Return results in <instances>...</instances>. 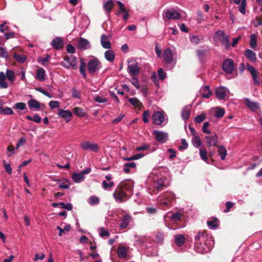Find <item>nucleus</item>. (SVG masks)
<instances>
[{
    "instance_id": "f257e3e1",
    "label": "nucleus",
    "mask_w": 262,
    "mask_h": 262,
    "mask_svg": "<svg viewBox=\"0 0 262 262\" xmlns=\"http://www.w3.org/2000/svg\"><path fill=\"white\" fill-rule=\"evenodd\" d=\"M214 242L212 237L209 235L206 230L199 232L195 236V247L196 251L200 253H207L212 248Z\"/></svg>"
},
{
    "instance_id": "f03ea898",
    "label": "nucleus",
    "mask_w": 262,
    "mask_h": 262,
    "mask_svg": "<svg viewBox=\"0 0 262 262\" xmlns=\"http://www.w3.org/2000/svg\"><path fill=\"white\" fill-rule=\"evenodd\" d=\"M134 182L132 180H126L122 181L117 186L118 188L121 189L123 192H124L129 198L132 195L134 190Z\"/></svg>"
},
{
    "instance_id": "7ed1b4c3",
    "label": "nucleus",
    "mask_w": 262,
    "mask_h": 262,
    "mask_svg": "<svg viewBox=\"0 0 262 262\" xmlns=\"http://www.w3.org/2000/svg\"><path fill=\"white\" fill-rule=\"evenodd\" d=\"M77 60L76 57L73 55L66 56L64 58L63 61L61 62V65L67 69L72 68L73 69H76Z\"/></svg>"
},
{
    "instance_id": "20e7f679",
    "label": "nucleus",
    "mask_w": 262,
    "mask_h": 262,
    "mask_svg": "<svg viewBox=\"0 0 262 262\" xmlns=\"http://www.w3.org/2000/svg\"><path fill=\"white\" fill-rule=\"evenodd\" d=\"M101 68L100 61L95 57L90 59L88 63V70L90 73L94 74Z\"/></svg>"
},
{
    "instance_id": "39448f33",
    "label": "nucleus",
    "mask_w": 262,
    "mask_h": 262,
    "mask_svg": "<svg viewBox=\"0 0 262 262\" xmlns=\"http://www.w3.org/2000/svg\"><path fill=\"white\" fill-rule=\"evenodd\" d=\"M181 15L178 11L172 9L165 10L163 13V18L164 20L166 18L168 19H179L181 18Z\"/></svg>"
},
{
    "instance_id": "423d86ee",
    "label": "nucleus",
    "mask_w": 262,
    "mask_h": 262,
    "mask_svg": "<svg viewBox=\"0 0 262 262\" xmlns=\"http://www.w3.org/2000/svg\"><path fill=\"white\" fill-rule=\"evenodd\" d=\"M121 188L117 187L113 193V196L116 201L119 203H123L126 201L129 197L127 194L122 191Z\"/></svg>"
},
{
    "instance_id": "0eeeda50",
    "label": "nucleus",
    "mask_w": 262,
    "mask_h": 262,
    "mask_svg": "<svg viewBox=\"0 0 262 262\" xmlns=\"http://www.w3.org/2000/svg\"><path fill=\"white\" fill-rule=\"evenodd\" d=\"M80 145L81 149L84 150H90L93 152H97L99 149L97 144L90 141H82Z\"/></svg>"
},
{
    "instance_id": "6e6552de",
    "label": "nucleus",
    "mask_w": 262,
    "mask_h": 262,
    "mask_svg": "<svg viewBox=\"0 0 262 262\" xmlns=\"http://www.w3.org/2000/svg\"><path fill=\"white\" fill-rule=\"evenodd\" d=\"M127 68L129 70V73L133 76L137 75L139 73V67L138 63L135 60L132 59L128 62Z\"/></svg>"
},
{
    "instance_id": "1a4fd4ad",
    "label": "nucleus",
    "mask_w": 262,
    "mask_h": 262,
    "mask_svg": "<svg viewBox=\"0 0 262 262\" xmlns=\"http://www.w3.org/2000/svg\"><path fill=\"white\" fill-rule=\"evenodd\" d=\"M91 171V169L90 168H86L84 170L79 173L75 172L72 174V178L73 180L75 183H80L83 181L85 178L84 175L88 174Z\"/></svg>"
},
{
    "instance_id": "9d476101",
    "label": "nucleus",
    "mask_w": 262,
    "mask_h": 262,
    "mask_svg": "<svg viewBox=\"0 0 262 262\" xmlns=\"http://www.w3.org/2000/svg\"><path fill=\"white\" fill-rule=\"evenodd\" d=\"M165 114L164 112L157 111L152 116L153 123L156 125H161L164 121Z\"/></svg>"
},
{
    "instance_id": "9b49d317",
    "label": "nucleus",
    "mask_w": 262,
    "mask_h": 262,
    "mask_svg": "<svg viewBox=\"0 0 262 262\" xmlns=\"http://www.w3.org/2000/svg\"><path fill=\"white\" fill-rule=\"evenodd\" d=\"M163 58L167 64H171L173 62L174 65L176 61H174V54L170 49H166L163 53Z\"/></svg>"
},
{
    "instance_id": "f8f14e48",
    "label": "nucleus",
    "mask_w": 262,
    "mask_h": 262,
    "mask_svg": "<svg viewBox=\"0 0 262 262\" xmlns=\"http://www.w3.org/2000/svg\"><path fill=\"white\" fill-rule=\"evenodd\" d=\"M223 70L227 73L231 74L234 70V62L231 59L225 60L222 64Z\"/></svg>"
},
{
    "instance_id": "ddd939ff",
    "label": "nucleus",
    "mask_w": 262,
    "mask_h": 262,
    "mask_svg": "<svg viewBox=\"0 0 262 262\" xmlns=\"http://www.w3.org/2000/svg\"><path fill=\"white\" fill-rule=\"evenodd\" d=\"M154 135L156 139L161 143H165L168 139V134L160 130H155Z\"/></svg>"
},
{
    "instance_id": "4468645a",
    "label": "nucleus",
    "mask_w": 262,
    "mask_h": 262,
    "mask_svg": "<svg viewBox=\"0 0 262 262\" xmlns=\"http://www.w3.org/2000/svg\"><path fill=\"white\" fill-rule=\"evenodd\" d=\"M77 47L80 50H85L90 49L91 45L87 39L80 37L78 40Z\"/></svg>"
},
{
    "instance_id": "2eb2a0df",
    "label": "nucleus",
    "mask_w": 262,
    "mask_h": 262,
    "mask_svg": "<svg viewBox=\"0 0 262 262\" xmlns=\"http://www.w3.org/2000/svg\"><path fill=\"white\" fill-rule=\"evenodd\" d=\"M52 46L56 50H60L63 48V40L61 37H55L51 43Z\"/></svg>"
},
{
    "instance_id": "dca6fc26",
    "label": "nucleus",
    "mask_w": 262,
    "mask_h": 262,
    "mask_svg": "<svg viewBox=\"0 0 262 262\" xmlns=\"http://www.w3.org/2000/svg\"><path fill=\"white\" fill-rule=\"evenodd\" d=\"M105 178L109 182H107L105 180L103 181L102 183V187L105 190L111 189L115 185L114 182L111 181L112 177L111 174H107L105 176Z\"/></svg>"
},
{
    "instance_id": "f3484780",
    "label": "nucleus",
    "mask_w": 262,
    "mask_h": 262,
    "mask_svg": "<svg viewBox=\"0 0 262 262\" xmlns=\"http://www.w3.org/2000/svg\"><path fill=\"white\" fill-rule=\"evenodd\" d=\"M205 138L208 147H210L212 146H215L217 145L218 137L216 135L206 136Z\"/></svg>"
},
{
    "instance_id": "a211bd4d",
    "label": "nucleus",
    "mask_w": 262,
    "mask_h": 262,
    "mask_svg": "<svg viewBox=\"0 0 262 262\" xmlns=\"http://www.w3.org/2000/svg\"><path fill=\"white\" fill-rule=\"evenodd\" d=\"M100 42L101 46L104 49H111L112 46L109 36H107L105 34H102L101 36Z\"/></svg>"
},
{
    "instance_id": "6ab92c4d",
    "label": "nucleus",
    "mask_w": 262,
    "mask_h": 262,
    "mask_svg": "<svg viewBox=\"0 0 262 262\" xmlns=\"http://www.w3.org/2000/svg\"><path fill=\"white\" fill-rule=\"evenodd\" d=\"M132 221V217L131 215L128 214L124 215L121 220L119 226L120 228L122 229L126 228Z\"/></svg>"
},
{
    "instance_id": "aec40b11",
    "label": "nucleus",
    "mask_w": 262,
    "mask_h": 262,
    "mask_svg": "<svg viewBox=\"0 0 262 262\" xmlns=\"http://www.w3.org/2000/svg\"><path fill=\"white\" fill-rule=\"evenodd\" d=\"M246 105L252 111H255L259 108V104L256 102H252L248 98L244 99Z\"/></svg>"
},
{
    "instance_id": "412c9836",
    "label": "nucleus",
    "mask_w": 262,
    "mask_h": 262,
    "mask_svg": "<svg viewBox=\"0 0 262 262\" xmlns=\"http://www.w3.org/2000/svg\"><path fill=\"white\" fill-rule=\"evenodd\" d=\"M227 89L224 87H219L215 90V94L216 97L220 100H223L225 97Z\"/></svg>"
},
{
    "instance_id": "4be33fe9",
    "label": "nucleus",
    "mask_w": 262,
    "mask_h": 262,
    "mask_svg": "<svg viewBox=\"0 0 262 262\" xmlns=\"http://www.w3.org/2000/svg\"><path fill=\"white\" fill-rule=\"evenodd\" d=\"M58 115L63 118H69L68 122L70 121V118L72 116V113L69 110H63L61 108L58 110Z\"/></svg>"
},
{
    "instance_id": "5701e85b",
    "label": "nucleus",
    "mask_w": 262,
    "mask_h": 262,
    "mask_svg": "<svg viewBox=\"0 0 262 262\" xmlns=\"http://www.w3.org/2000/svg\"><path fill=\"white\" fill-rule=\"evenodd\" d=\"M245 56L252 62L256 61V54L251 50L246 49L245 51Z\"/></svg>"
},
{
    "instance_id": "b1692460",
    "label": "nucleus",
    "mask_w": 262,
    "mask_h": 262,
    "mask_svg": "<svg viewBox=\"0 0 262 262\" xmlns=\"http://www.w3.org/2000/svg\"><path fill=\"white\" fill-rule=\"evenodd\" d=\"M201 91L204 93L202 94V97L204 98H209L211 95H212V93L210 90L209 86L205 85L202 88Z\"/></svg>"
},
{
    "instance_id": "393cba45",
    "label": "nucleus",
    "mask_w": 262,
    "mask_h": 262,
    "mask_svg": "<svg viewBox=\"0 0 262 262\" xmlns=\"http://www.w3.org/2000/svg\"><path fill=\"white\" fill-rule=\"evenodd\" d=\"M165 183V180L162 179L158 180V181L155 183V189L158 191L163 190L164 188L166 187Z\"/></svg>"
},
{
    "instance_id": "a878e982",
    "label": "nucleus",
    "mask_w": 262,
    "mask_h": 262,
    "mask_svg": "<svg viewBox=\"0 0 262 262\" xmlns=\"http://www.w3.org/2000/svg\"><path fill=\"white\" fill-rule=\"evenodd\" d=\"M175 243L179 247L182 246L185 242V238L183 235L177 234L175 235Z\"/></svg>"
},
{
    "instance_id": "bb28decb",
    "label": "nucleus",
    "mask_w": 262,
    "mask_h": 262,
    "mask_svg": "<svg viewBox=\"0 0 262 262\" xmlns=\"http://www.w3.org/2000/svg\"><path fill=\"white\" fill-rule=\"evenodd\" d=\"M234 2L238 5L241 2L239 6V11L242 13L245 14L246 11V0H234Z\"/></svg>"
},
{
    "instance_id": "cd10ccee",
    "label": "nucleus",
    "mask_w": 262,
    "mask_h": 262,
    "mask_svg": "<svg viewBox=\"0 0 262 262\" xmlns=\"http://www.w3.org/2000/svg\"><path fill=\"white\" fill-rule=\"evenodd\" d=\"M114 6V3L112 0L106 1L103 6L104 10L107 12L110 13Z\"/></svg>"
},
{
    "instance_id": "c85d7f7f",
    "label": "nucleus",
    "mask_w": 262,
    "mask_h": 262,
    "mask_svg": "<svg viewBox=\"0 0 262 262\" xmlns=\"http://www.w3.org/2000/svg\"><path fill=\"white\" fill-rule=\"evenodd\" d=\"M117 254L119 258H124L127 254V249L125 247H120L117 249Z\"/></svg>"
},
{
    "instance_id": "c756f323",
    "label": "nucleus",
    "mask_w": 262,
    "mask_h": 262,
    "mask_svg": "<svg viewBox=\"0 0 262 262\" xmlns=\"http://www.w3.org/2000/svg\"><path fill=\"white\" fill-rule=\"evenodd\" d=\"M28 105L30 109L35 108L38 110L40 108V103L35 99H31L28 101Z\"/></svg>"
},
{
    "instance_id": "7c9ffc66",
    "label": "nucleus",
    "mask_w": 262,
    "mask_h": 262,
    "mask_svg": "<svg viewBox=\"0 0 262 262\" xmlns=\"http://www.w3.org/2000/svg\"><path fill=\"white\" fill-rule=\"evenodd\" d=\"M45 70L40 68L36 71L37 78L40 81H43L45 80Z\"/></svg>"
},
{
    "instance_id": "2f4dec72",
    "label": "nucleus",
    "mask_w": 262,
    "mask_h": 262,
    "mask_svg": "<svg viewBox=\"0 0 262 262\" xmlns=\"http://www.w3.org/2000/svg\"><path fill=\"white\" fill-rule=\"evenodd\" d=\"M104 56L107 60L112 62L115 59V55L113 51L108 50L105 51Z\"/></svg>"
},
{
    "instance_id": "473e14b6",
    "label": "nucleus",
    "mask_w": 262,
    "mask_h": 262,
    "mask_svg": "<svg viewBox=\"0 0 262 262\" xmlns=\"http://www.w3.org/2000/svg\"><path fill=\"white\" fill-rule=\"evenodd\" d=\"M164 233L161 231H158L155 235V241L157 243L162 244L164 241Z\"/></svg>"
},
{
    "instance_id": "72a5a7b5",
    "label": "nucleus",
    "mask_w": 262,
    "mask_h": 262,
    "mask_svg": "<svg viewBox=\"0 0 262 262\" xmlns=\"http://www.w3.org/2000/svg\"><path fill=\"white\" fill-rule=\"evenodd\" d=\"M13 57L18 62L24 63L26 61L27 57L26 56L23 54H18L14 52L13 54Z\"/></svg>"
},
{
    "instance_id": "f704fd0d",
    "label": "nucleus",
    "mask_w": 262,
    "mask_h": 262,
    "mask_svg": "<svg viewBox=\"0 0 262 262\" xmlns=\"http://www.w3.org/2000/svg\"><path fill=\"white\" fill-rule=\"evenodd\" d=\"M217 221V219L214 217L212 221H208L207 224L210 229H216L219 226Z\"/></svg>"
},
{
    "instance_id": "c9c22d12",
    "label": "nucleus",
    "mask_w": 262,
    "mask_h": 262,
    "mask_svg": "<svg viewBox=\"0 0 262 262\" xmlns=\"http://www.w3.org/2000/svg\"><path fill=\"white\" fill-rule=\"evenodd\" d=\"M217 152L221 157V159L222 160H225L227 155V150L225 147L222 145L218 146Z\"/></svg>"
},
{
    "instance_id": "e433bc0d",
    "label": "nucleus",
    "mask_w": 262,
    "mask_h": 262,
    "mask_svg": "<svg viewBox=\"0 0 262 262\" xmlns=\"http://www.w3.org/2000/svg\"><path fill=\"white\" fill-rule=\"evenodd\" d=\"M136 166V163L135 162H130L125 163L124 165V171L126 173H128L130 171V169L135 168Z\"/></svg>"
},
{
    "instance_id": "4c0bfd02",
    "label": "nucleus",
    "mask_w": 262,
    "mask_h": 262,
    "mask_svg": "<svg viewBox=\"0 0 262 262\" xmlns=\"http://www.w3.org/2000/svg\"><path fill=\"white\" fill-rule=\"evenodd\" d=\"M250 46L253 49H255L257 47V37L254 34H252L250 36Z\"/></svg>"
},
{
    "instance_id": "58836bf2",
    "label": "nucleus",
    "mask_w": 262,
    "mask_h": 262,
    "mask_svg": "<svg viewBox=\"0 0 262 262\" xmlns=\"http://www.w3.org/2000/svg\"><path fill=\"white\" fill-rule=\"evenodd\" d=\"M6 78L11 82H13L15 79L14 72L12 70H7L6 72Z\"/></svg>"
},
{
    "instance_id": "ea45409f",
    "label": "nucleus",
    "mask_w": 262,
    "mask_h": 262,
    "mask_svg": "<svg viewBox=\"0 0 262 262\" xmlns=\"http://www.w3.org/2000/svg\"><path fill=\"white\" fill-rule=\"evenodd\" d=\"M13 113V111L11 108L8 107H3L0 106V114L12 115Z\"/></svg>"
},
{
    "instance_id": "a19ab883",
    "label": "nucleus",
    "mask_w": 262,
    "mask_h": 262,
    "mask_svg": "<svg viewBox=\"0 0 262 262\" xmlns=\"http://www.w3.org/2000/svg\"><path fill=\"white\" fill-rule=\"evenodd\" d=\"M79 71L84 78H86V73L85 71V64L82 59L80 60Z\"/></svg>"
},
{
    "instance_id": "79ce46f5",
    "label": "nucleus",
    "mask_w": 262,
    "mask_h": 262,
    "mask_svg": "<svg viewBox=\"0 0 262 262\" xmlns=\"http://www.w3.org/2000/svg\"><path fill=\"white\" fill-rule=\"evenodd\" d=\"M56 181H57L58 183V187L60 188H63V189H68L69 188V185L68 184V181L64 180H56Z\"/></svg>"
},
{
    "instance_id": "37998d69",
    "label": "nucleus",
    "mask_w": 262,
    "mask_h": 262,
    "mask_svg": "<svg viewBox=\"0 0 262 262\" xmlns=\"http://www.w3.org/2000/svg\"><path fill=\"white\" fill-rule=\"evenodd\" d=\"M73 113L78 117H84L85 115L83 110L80 107H76L73 109Z\"/></svg>"
},
{
    "instance_id": "c03bdc74",
    "label": "nucleus",
    "mask_w": 262,
    "mask_h": 262,
    "mask_svg": "<svg viewBox=\"0 0 262 262\" xmlns=\"http://www.w3.org/2000/svg\"><path fill=\"white\" fill-rule=\"evenodd\" d=\"M128 101L133 106H136L137 107H140L142 106V103L136 97L129 99Z\"/></svg>"
},
{
    "instance_id": "a18cd8bd",
    "label": "nucleus",
    "mask_w": 262,
    "mask_h": 262,
    "mask_svg": "<svg viewBox=\"0 0 262 262\" xmlns=\"http://www.w3.org/2000/svg\"><path fill=\"white\" fill-rule=\"evenodd\" d=\"M222 44L225 46L226 49L228 50L230 48V41L229 36L225 35L221 40Z\"/></svg>"
},
{
    "instance_id": "49530a36",
    "label": "nucleus",
    "mask_w": 262,
    "mask_h": 262,
    "mask_svg": "<svg viewBox=\"0 0 262 262\" xmlns=\"http://www.w3.org/2000/svg\"><path fill=\"white\" fill-rule=\"evenodd\" d=\"M117 4L119 6V10L116 13L117 15H119L121 13H125L127 10L125 9V7L124 5V4L121 2L120 1H117Z\"/></svg>"
},
{
    "instance_id": "de8ad7c7",
    "label": "nucleus",
    "mask_w": 262,
    "mask_h": 262,
    "mask_svg": "<svg viewBox=\"0 0 262 262\" xmlns=\"http://www.w3.org/2000/svg\"><path fill=\"white\" fill-rule=\"evenodd\" d=\"M190 115V109L187 107H184L182 111V116L184 120L187 119Z\"/></svg>"
},
{
    "instance_id": "09e8293b",
    "label": "nucleus",
    "mask_w": 262,
    "mask_h": 262,
    "mask_svg": "<svg viewBox=\"0 0 262 262\" xmlns=\"http://www.w3.org/2000/svg\"><path fill=\"white\" fill-rule=\"evenodd\" d=\"M192 143L195 147H199L201 146L202 142L198 136H195L192 139Z\"/></svg>"
},
{
    "instance_id": "8fccbe9b",
    "label": "nucleus",
    "mask_w": 262,
    "mask_h": 262,
    "mask_svg": "<svg viewBox=\"0 0 262 262\" xmlns=\"http://www.w3.org/2000/svg\"><path fill=\"white\" fill-rule=\"evenodd\" d=\"M200 155L201 159L206 163L208 162V158L207 156V151L205 148H200L199 150Z\"/></svg>"
},
{
    "instance_id": "3c124183",
    "label": "nucleus",
    "mask_w": 262,
    "mask_h": 262,
    "mask_svg": "<svg viewBox=\"0 0 262 262\" xmlns=\"http://www.w3.org/2000/svg\"><path fill=\"white\" fill-rule=\"evenodd\" d=\"M174 194L171 193V192H165L163 193L161 196H160L159 198V201H161V199L162 198H165L168 201H170V200L173 199L174 198Z\"/></svg>"
},
{
    "instance_id": "603ef678",
    "label": "nucleus",
    "mask_w": 262,
    "mask_h": 262,
    "mask_svg": "<svg viewBox=\"0 0 262 262\" xmlns=\"http://www.w3.org/2000/svg\"><path fill=\"white\" fill-rule=\"evenodd\" d=\"M99 199L95 195H92L89 198V204L91 205H97L99 204Z\"/></svg>"
},
{
    "instance_id": "864d4df0",
    "label": "nucleus",
    "mask_w": 262,
    "mask_h": 262,
    "mask_svg": "<svg viewBox=\"0 0 262 262\" xmlns=\"http://www.w3.org/2000/svg\"><path fill=\"white\" fill-rule=\"evenodd\" d=\"M143 155L142 154H138L135 155L133 156L130 158H124L123 159L125 161H131V160H136L139 159L143 157Z\"/></svg>"
},
{
    "instance_id": "5fc2aeb1",
    "label": "nucleus",
    "mask_w": 262,
    "mask_h": 262,
    "mask_svg": "<svg viewBox=\"0 0 262 262\" xmlns=\"http://www.w3.org/2000/svg\"><path fill=\"white\" fill-rule=\"evenodd\" d=\"M225 111L224 108H219L215 113V117L216 118H222L225 115Z\"/></svg>"
},
{
    "instance_id": "6e6d98bb",
    "label": "nucleus",
    "mask_w": 262,
    "mask_h": 262,
    "mask_svg": "<svg viewBox=\"0 0 262 262\" xmlns=\"http://www.w3.org/2000/svg\"><path fill=\"white\" fill-rule=\"evenodd\" d=\"M206 118V115L204 114H202L195 117L194 121L197 123L202 122Z\"/></svg>"
},
{
    "instance_id": "4d7b16f0",
    "label": "nucleus",
    "mask_w": 262,
    "mask_h": 262,
    "mask_svg": "<svg viewBox=\"0 0 262 262\" xmlns=\"http://www.w3.org/2000/svg\"><path fill=\"white\" fill-rule=\"evenodd\" d=\"M3 163L7 173L9 174H11L12 168L11 167V165L10 164H7L5 160L3 161Z\"/></svg>"
},
{
    "instance_id": "13d9d810",
    "label": "nucleus",
    "mask_w": 262,
    "mask_h": 262,
    "mask_svg": "<svg viewBox=\"0 0 262 262\" xmlns=\"http://www.w3.org/2000/svg\"><path fill=\"white\" fill-rule=\"evenodd\" d=\"M72 96L75 98L79 99L81 98V95L79 92L74 88L72 89Z\"/></svg>"
},
{
    "instance_id": "bf43d9fd",
    "label": "nucleus",
    "mask_w": 262,
    "mask_h": 262,
    "mask_svg": "<svg viewBox=\"0 0 262 262\" xmlns=\"http://www.w3.org/2000/svg\"><path fill=\"white\" fill-rule=\"evenodd\" d=\"M27 142V139L25 137H21L17 142L16 146V148L17 149L20 146H22L26 144Z\"/></svg>"
},
{
    "instance_id": "052dcab7",
    "label": "nucleus",
    "mask_w": 262,
    "mask_h": 262,
    "mask_svg": "<svg viewBox=\"0 0 262 262\" xmlns=\"http://www.w3.org/2000/svg\"><path fill=\"white\" fill-rule=\"evenodd\" d=\"M158 74L159 78L161 80H164L165 79L166 74L162 69H160L158 71Z\"/></svg>"
},
{
    "instance_id": "680f3d73",
    "label": "nucleus",
    "mask_w": 262,
    "mask_h": 262,
    "mask_svg": "<svg viewBox=\"0 0 262 262\" xmlns=\"http://www.w3.org/2000/svg\"><path fill=\"white\" fill-rule=\"evenodd\" d=\"M225 33L223 30H219L215 33V36L220 40L225 35Z\"/></svg>"
},
{
    "instance_id": "e2e57ef3",
    "label": "nucleus",
    "mask_w": 262,
    "mask_h": 262,
    "mask_svg": "<svg viewBox=\"0 0 262 262\" xmlns=\"http://www.w3.org/2000/svg\"><path fill=\"white\" fill-rule=\"evenodd\" d=\"M181 214L179 212L173 213L170 217V219L173 221H178L180 220Z\"/></svg>"
},
{
    "instance_id": "0e129e2a",
    "label": "nucleus",
    "mask_w": 262,
    "mask_h": 262,
    "mask_svg": "<svg viewBox=\"0 0 262 262\" xmlns=\"http://www.w3.org/2000/svg\"><path fill=\"white\" fill-rule=\"evenodd\" d=\"M246 68L251 75L257 72L256 70L249 63L246 64Z\"/></svg>"
},
{
    "instance_id": "69168bd1",
    "label": "nucleus",
    "mask_w": 262,
    "mask_h": 262,
    "mask_svg": "<svg viewBox=\"0 0 262 262\" xmlns=\"http://www.w3.org/2000/svg\"><path fill=\"white\" fill-rule=\"evenodd\" d=\"M94 100L98 103H105L107 102V99L100 96H96L94 98Z\"/></svg>"
},
{
    "instance_id": "338daca9",
    "label": "nucleus",
    "mask_w": 262,
    "mask_h": 262,
    "mask_svg": "<svg viewBox=\"0 0 262 262\" xmlns=\"http://www.w3.org/2000/svg\"><path fill=\"white\" fill-rule=\"evenodd\" d=\"M209 125V123L208 122H205L204 123L203 126L202 127V131L203 133L207 134H210L211 133L210 130L208 129Z\"/></svg>"
},
{
    "instance_id": "774afa93",
    "label": "nucleus",
    "mask_w": 262,
    "mask_h": 262,
    "mask_svg": "<svg viewBox=\"0 0 262 262\" xmlns=\"http://www.w3.org/2000/svg\"><path fill=\"white\" fill-rule=\"evenodd\" d=\"M190 39L191 42L194 44H198L201 40V38L198 36H192L190 37Z\"/></svg>"
}]
</instances>
